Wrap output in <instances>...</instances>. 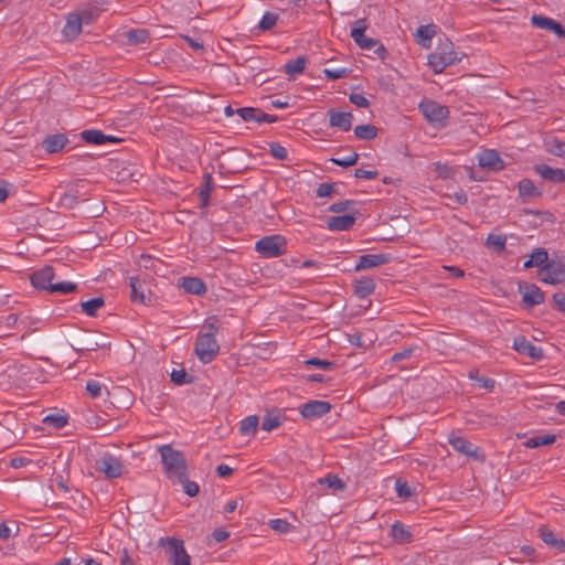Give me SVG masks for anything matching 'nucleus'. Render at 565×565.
I'll return each instance as SVG.
<instances>
[{
    "label": "nucleus",
    "mask_w": 565,
    "mask_h": 565,
    "mask_svg": "<svg viewBox=\"0 0 565 565\" xmlns=\"http://www.w3.org/2000/svg\"><path fill=\"white\" fill-rule=\"evenodd\" d=\"M217 332V320L215 317H212L205 320L198 333L194 343V352L199 361L203 364L211 363L218 354L220 344L216 340Z\"/></svg>",
    "instance_id": "1"
},
{
    "label": "nucleus",
    "mask_w": 565,
    "mask_h": 565,
    "mask_svg": "<svg viewBox=\"0 0 565 565\" xmlns=\"http://www.w3.org/2000/svg\"><path fill=\"white\" fill-rule=\"evenodd\" d=\"M465 54L457 52L451 41L446 39L441 41L428 55V65L431 67L434 73H441L447 66L459 63L463 58Z\"/></svg>",
    "instance_id": "2"
},
{
    "label": "nucleus",
    "mask_w": 565,
    "mask_h": 565,
    "mask_svg": "<svg viewBox=\"0 0 565 565\" xmlns=\"http://www.w3.org/2000/svg\"><path fill=\"white\" fill-rule=\"evenodd\" d=\"M161 462L164 468L167 477L174 481L175 479H183L184 473L188 472V466L183 454L174 449L171 445H162L158 449Z\"/></svg>",
    "instance_id": "3"
},
{
    "label": "nucleus",
    "mask_w": 565,
    "mask_h": 565,
    "mask_svg": "<svg viewBox=\"0 0 565 565\" xmlns=\"http://www.w3.org/2000/svg\"><path fill=\"white\" fill-rule=\"evenodd\" d=\"M54 270L51 266H45L31 275V282L36 289L47 290L52 294L66 295L75 290L76 285L71 281L53 282Z\"/></svg>",
    "instance_id": "4"
},
{
    "label": "nucleus",
    "mask_w": 565,
    "mask_h": 565,
    "mask_svg": "<svg viewBox=\"0 0 565 565\" xmlns=\"http://www.w3.org/2000/svg\"><path fill=\"white\" fill-rule=\"evenodd\" d=\"M366 21L364 19H359L352 24L350 35L360 49L373 51L379 58L385 60L387 55L386 49L377 40L366 36Z\"/></svg>",
    "instance_id": "5"
},
{
    "label": "nucleus",
    "mask_w": 565,
    "mask_h": 565,
    "mask_svg": "<svg viewBox=\"0 0 565 565\" xmlns=\"http://www.w3.org/2000/svg\"><path fill=\"white\" fill-rule=\"evenodd\" d=\"M158 545L166 550L171 565H190V555L186 553L182 540L160 537Z\"/></svg>",
    "instance_id": "6"
},
{
    "label": "nucleus",
    "mask_w": 565,
    "mask_h": 565,
    "mask_svg": "<svg viewBox=\"0 0 565 565\" xmlns=\"http://www.w3.org/2000/svg\"><path fill=\"white\" fill-rule=\"evenodd\" d=\"M287 242L281 235H269L260 238L255 244V249L264 257L274 258L286 252Z\"/></svg>",
    "instance_id": "7"
},
{
    "label": "nucleus",
    "mask_w": 565,
    "mask_h": 565,
    "mask_svg": "<svg viewBox=\"0 0 565 565\" xmlns=\"http://www.w3.org/2000/svg\"><path fill=\"white\" fill-rule=\"evenodd\" d=\"M425 119L435 126H445L449 116L448 107L435 100L425 99L418 105Z\"/></svg>",
    "instance_id": "8"
},
{
    "label": "nucleus",
    "mask_w": 565,
    "mask_h": 565,
    "mask_svg": "<svg viewBox=\"0 0 565 565\" xmlns=\"http://www.w3.org/2000/svg\"><path fill=\"white\" fill-rule=\"evenodd\" d=\"M95 468L108 479L119 478L124 472L121 460L108 452L96 459Z\"/></svg>",
    "instance_id": "9"
},
{
    "label": "nucleus",
    "mask_w": 565,
    "mask_h": 565,
    "mask_svg": "<svg viewBox=\"0 0 565 565\" xmlns=\"http://www.w3.org/2000/svg\"><path fill=\"white\" fill-rule=\"evenodd\" d=\"M130 299L135 303L150 306L152 294L146 280L139 277H129Z\"/></svg>",
    "instance_id": "10"
},
{
    "label": "nucleus",
    "mask_w": 565,
    "mask_h": 565,
    "mask_svg": "<svg viewBox=\"0 0 565 565\" xmlns=\"http://www.w3.org/2000/svg\"><path fill=\"white\" fill-rule=\"evenodd\" d=\"M541 281L548 285H557L565 280L564 263H546L540 269Z\"/></svg>",
    "instance_id": "11"
},
{
    "label": "nucleus",
    "mask_w": 565,
    "mask_h": 565,
    "mask_svg": "<svg viewBox=\"0 0 565 565\" xmlns=\"http://www.w3.org/2000/svg\"><path fill=\"white\" fill-rule=\"evenodd\" d=\"M478 163L481 168L490 171H500L504 168V162L498 151L486 149L478 154Z\"/></svg>",
    "instance_id": "12"
},
{
    "label": "nucleus",
    "mask_w": 565,
    "mask_h": 565,
    "mask_svg": "<svg viewBox=\"0 0 565 565\" xmlns=\"http://www.w3.org/2000/svg\"><path fill=\"white\" fill-rule=\"evenodd\" d=\"M236 114L246 122H275L277 119L276 116L253 107L238 108L236 109Z\"/></svg>",
    "instance_id": "13"
},
{
    "label": "nucleus",
    "mask_w": 565,
    "mask_h": 565,
    "mask_svg": "<svg viewBox=\"0 0 565 565\" xmlns=\"http://www.w3.org/2000/svg\"><path fill=\"white\" fill-rule=\"evenodd\" d=\"M329 125L342 131H349L352 127L353 115L350 111H340L334 108L328 110Z\"/></svg>",
    "instance_id": "14"
},
{
    "label": "nucleus",
    "mask_w": 565,
    "mask_h": 565,
    "mask_svg": "<svg viewBox=\"0 0 565 565\" xmlns=\"http://www.w3.org/2000/svg\"><path fill=\"white\" fill-rule=\"evenodd\" d=\"M448 443L456 451L465 456L477 457L478 455V447L456 433L449 434Z\"/></svg>",
    "instance_id": "15"
},
{
    "label": "nucleus",
    "mask_w": 565,
    "mask_h": 565,
    "mask_svg": "<svg viewBox=\"0 0 565 565\" xmlns=\"http://www.w3.org/2000/svg\"><path fill=\"white\" fill-rule=\"evenodd\" d=\"M331 409V405L324 401H310L300 407V414L305 418H317L326 415Z\"/></svg>",
    "instance_id": "16"
},
{
    "label": "nucleus",
    "mask_w": 565,
    "mask_h": 565,
    "mask_svg": "<svg viewBox=\"0 0 565 565\" xmlns=\"http://www.w3.org/2000/svg\"><path fill=\"white\" fill-rule=\"evenodd\" d=\"M513 349L519 353L525 354L534 360H541L543 358V350L526 340V338L523 335L514 338Z\"/></svg>",
    "instance_id": "17"
},
{
    "label": "nucleus",
    "mask_w": 565,
    "mask_h": 565,
    "mask_svg": "<svg viewBox=\"0 0 565 565\" xmlns=\"http://www.w3.org/2000/svg\"><path fill=\"white\" fill-rule=\"evenodd\" d=\"M390 260V256L386 254H364L359 257V262L355 265V270H364L373 267H377L386 264Z\"/></svg>",
    "instance_id": "18"
},
{
    "label": "nucleus",
    "mask_w": 565,
    "mask_h": 565,
    "mask_svg": "<svg viewBox=\"0 0 565 565\" xmlns=\"http://www.w3.org/2000/svg\"><path fill=\"white\" fill-rule=\"evenodd\" d=\"M531 23L537 29L551 31L558 36H563L565 34V30L558 22L544 15H532Z\"/></svg>",
    "instance_id": "19"
},
{
    "label": "nucleus",
    "mask_w": 565,
    "mask_h": 565,
    "mask_svg": "<svg viewBox=\"0 0 565 565\" xmlns=\"http://www.w3.org/2000/svg\"><path fill=\"white\" fill-rule=\"evenodd\" d=\"M536 173L544 180L553 183L565 182V170L558 168H552L547 164L535 166Z\"/></svg>",
    "instance_id": "20"
},
{
    "label": "nucleus",
    "mask_w": 565,
    "mask_h": 565,
    "mask_svg": "<svg viewBox=\"0 0 565 565\" xmlns=\"http://www.w3.org/2000/svg\"><path fill=\"white\" fill-rule=\"evenodd\" d=\"M356 220L355 214L331 216L327 220V227L330 231L341 232L350 230Z\"/></svg>",
    "instance_id": "21"
},
{
    "label": "nucleus",
    "mask_w": 565,
    "mask_h": 565,
    "mask_svg": "<svg viewBox=\"0 0 565 565\" xmlns=\"http://www.w3.org/2000/svg\"><path fill=\"white\" fill-rule=\"evenodd\" d=\"M523 302L529 307H534L544 301V295L541 289L535 285H526L520 287Z\"/></svg>",
    "instance_id": "22"
},
{
    "label": "nucleus",
    "mask_w": 565,
    "mask_h": 565,
    "mask_svg": "<svg viewBox=\"0 0 565 565\" xmlns=\"http://www.w3.org/2000/svg\"><path fill=\"white\" fill-rule=\"evenodd\" d=\"M82 18L76 13L68 14L62 33L68 41L74 40L82 32Z\"/></svg>",
    "instance_id": "23"
},
{
    "label": "nucleus",
    "mask_w": 565,
    "mask_h": 565,
    "mask_svg": "<svg viewBox=\"0 0 565 565\" xmlns=\"http://www.w3.org/2000/svg\"><path fill=\"white\" fill-rule=\"evenodd\" d=\"M83 140L90 145H105L107 142L114 141L115 138L113 136L105 135L100 130L96 129H87L81 132Z\"/></svg>",
    "instance_id": "24"
},
{
    "label": "nucleus",
    "mask_w": 565,
    "mask_h": 565,
    "mask_svg": "<svg viewBox=\"0 0 565 565\" xmlns=\"http://www.w3.org/2000/svg\"><path fill=\"white\" fill-rule=\"evenodd\" d=\"M181 287L191 295L201 296L206 292L205 284L196 277H184L181 281Z\"/></svg>",
    "instance_id": "25"
},
{
    "label": "nucleus",
    "mask_w": 565,
    "mask_h": 565,
    "mask_svg": "<svg viewBox=\"0 0 565 565\" xmlns=\"http://www.w3.org/2000/svg\"><path fill=\"white\" fill-rule=\"evenodd\" d=\"M67 143V138L65 135H62V134H57V135H52V136H49L47 138L44 139L43 141V148L49 152V153H55L60 150H62Z\"/></svg>",
    "instance_id": "26"
},
{
    "label": "nucleus",
    "mask_w": 565,
    "mask_h": 565,
    "mask_svg": "<svg viewBox=\"0 0 565 565\" xmlns=\"http://www.w3.org/2000/svg\"><path fill=\"white\" fill-rule=\"evenodd\" d=\"M545 150L556 157H565V142L557 137L551 136L544 139Z\"/></svg>",
    "instance_id": "27"
},
{
    "label": "nucleus",
    "mask_w": 565,
    "mask_h": 565,
    "mask_svg": "<svg viewBox=\"0 0 565 565\" xmlns=\"http://www.w3.org/2000/svg\"><path fill=\"white\" fill-rule=\"evenodd\" d=\"M375 289V282L372 278H361L354 284V292L359 298H366L373 294Z\"/></svg>",
    "instance_id": "28"
},
{
    "label": "nucleus",
    "mask_w": 565,
    "mask_h": 565,
    "mask_svg": "<svg viewBox=\"0 0 565 565\" xmlns=\"http://www.w3.org/2000/svg\"><path fill=\"white\" fill-rule=\"evenodd\" d=\"M435 33L436 29L434 24L420 25L416 31L418 42L426 49L430 46V42Z\"/></svg>",
    "instance_id": "29"
},
{
    "label": "nucleus",
    "mask_w": 565,
    "mask_h": 565,
    "mask_svg": "<svg viewBox=\"0 0 565 565\" xmlns=\"http://www.w3.org/2000/svg\"><path fill=\"white\" fill-rule=\"evenodd\" d=\"M391 535L399 544L408 542L412 537L409 530L399 522H395L392 525Z\"/></svg>",
    "instance_id": "30"
},
{
    "label": "nucleus",
    "mask_w": 565,
    "mask_h": 565,
    "mask_svg": "<svg viewBox=\"0 0 565 565\" xmlns=\"http://www.w3.org/2000/svg\"><path fill=\"white\" fill-rule=\"evenodd\" d=\"M519 194L523 198H537L541 195V191L535 186L532 180L522 179L519 182Z\"/></svg>",
    "instance_id": "31"
},
{
    "label": "nucleus",
    "mask_w": 565,
    "mask_h": 565,
    "mask_svg": "<svg viewBox=\"0 0 565 565\" xmlns=\"http://www.w3.org/2000/svg\"><path fill=\"white\" fill-rule=\"evenodd\" d=\"M556 437L553 434L537 435L531 438H527L524 443L526 448H537L541 446H547L555 441Z\"/></svg>",
    "instance_id": "32"
},
{
    "label": "nucleus",
    "mask_w": 565,
    "mask_h": 565,
    "mask_svg": "<svg viewBox=\"0 0 565 565\" xmlns=\"http://www.w3.org/2000/svg\"><path fill=\"white\" fill-rule=\"evenodd\" d=\"M354 135L361 140H373L377 136V129L370 124L359 125L354 128Z\"/></svg>",
    "instance_id": "33"
},
{
    "label": "nucleus",
    "mask_w": 565,
    "mask_h": 565,
    "mask_svg": "<svg viewBox=\"0 0 565 565\" xmlns=\"http://www.w3.org/2000/svg\"><path fill=\"white\" fill-rule=\"evenodd\" d=\"M105 305V301L100 297L92 298L89 300L83 301L81 303L82 311L89 316L94 317L98 309H100Z\"/></svg>",
    "instance_id": "34"
},
{
    "label": "nucleus",
    "mask_w": 565,
    "mask_h": 565,
    "mask_svg": "<svg viewBox=\"0 0 565 565\" xmlns=\"http://www.w3.org/2000/svg\"><path fill=\"white\" fill-rule=\"evenodd\" d=\"M306 66L305 57H297L296 60L289 61L285 64V72L290 77H296L301 74Z\"/></svg>",
    "instance_id": "35"
},
{
    "label": "nucleus",
    "mask_w": 565,
    "mask_h": 565,
    "mask_svg": "<svg viewBox=\"0 0 565 565\" xmlns=\"http://www.w3.org/2000/svg\"><path fill=\"white\" fill-rule=\"evenodd\" d=\"M320 484H327L334 491H342L345 489V483L337 475H327L324 478L318 480Z\"/></svg>",
    "instance_id": "36"
},
{
    "label": "nucleus",
    "mask_w": 565,
    "mask_h": 565,
    "mask_svg": "<svg viewBox=\"0 0 565 565\" xmlns=\"http://www.w3.org/2000/svg\"><path fill=\"white\" fill-rule=\"evenodd\" d=\"M173 483H181L182 487H183V491L184 493H186L189 497H195L199 491H200V488H199V484L194 481H191L188 479V472L184 473V477L183 479H175L174 481H172Z\"/></svg>",
    "instance_id": "37"
},
{
    "label": "nucleus",
    "mask_w": 565,
    "mask_h": 565,
    "mask_svg": "<svg viewBox=\"0 0 565 565\" xmlns=\"http://www.w3.org/2000/svg\"><path fill=\"white\" fill-rule=\"evenodd\" d=\"M258 426V417L255 415L248 416L241 422L239 430L243 435L254 434Z\"/></svg>",
    "instance_id": "38"
},
{
    "label": "nucleus",
    "mask_w": 565,
    "mask_h": 565,
    "mask_svg": "<svg viewBox=\"0 0 565 565\" xmlns=\"http://www.w3.org/2000/svg\"><path fill=\"white\" fill-rule=\"evenodd\" d=\"M278 21V14L267 11L263 14L258 28L263 31L270 30Z\"/></svg>",
    "instance_id": "39"
},
{
    "label": "nucleus",
    "mask_w": 565,
    "mask_h": 565,
    "mask_svg": "<svg viewBox=\"0 0 565 565\" xmlns=\"http://www.w3.org/2000/svg\"><path fill=\"white\" fill-rule=\"evenodd\" d=\"M268 525L273 531L279 534H286L291 530V524L284 519L269 520Z\"/></svg>",
    "instance_id": "40"
},
{
    "label": "nucleus",
    "mask_w": 565,
    "mask_h": 565,
    "mask_svg": "<svg viewBox=\"0 0 565 565\" xmlns=\"http://www.w3.org/2000/svg\"><path fill=\"white\" fill-rule=\"evenodd\" d=\"M149 38V34L143 29L130 30L127 32V39L131 44L145 43Z\"/></svg>",
    "instance_id": "41"
},
{
    "label": "nucleus",
    "mask_w": 565,
    "mask_h": 565,
    "mask_svg": "<svg viewBox=\"0 0 565 565\" xmlns=\"http://www.w3.org/2000/svg\"><path fill=\"white\" fill-rule=\"evenodd\" d=\"M78 203V191H70L60 198V204L67 209H73Z\"/></svg>",
    "instance_id": "42"
},
{
    "label": "nucleus",
    "mask_w": 565,
    "mask_h": 565,
    "mask_svg": "<svg viewBox=\"0 0 565 565\" xmlns=\"http://www.w3.org/2000/svg\"><path fill=\"white\" fill-rule=\"evenodd\" d=\"M530 258L531 263H533L535 266H544L548 259V255L544 248H536L533 250Z\"/></svg>",
    "instance_id": "43"
},
{
    "label": "nucleus",
    "mask_w": 565,
    "mask_h": 565,
    "mask_svg": "<svg viewBox=\"0 0 565 565\" xmlns=\"http://www.w3.org/2000/svg\"><path fill=\"white\" fill-rule=\"evenodd\" d=\"M487 244L489 246H493L495 247L498 250H502L504 249L505 247V244H507V237L505 235H502V234H490L488 237H487Z\"/></svg>",
    "instance_id": "44"
},
{
    "label": "nucleus",
    "mask_w": 565,
    "mask_h": 565,
    "mask_svg": "<svg viewBox=\"0 0 565 565\" xmlns=\"http://www.w3.org/2000/svg\"><path fill=\"white\" fill-rule=\"evenodd\" d=\"M270 154L278 160H285L288 157L287 149L278 142H271L269 145Z\"/></svg>",
    "instance_id": "45"
},
{
    "label": "nucleus",
    "mask_w": 565,
    "mask_h": 565,
    "mask_svg": "<svg viewBox=\"0 0 565 565\" xmlns=\"http://www.w3.org/2000/svg\"><path fill=\"white\" fill-rule=\"evenodd\" d=\"M104 385H102L98 381L89 380L86 383V391L89 394L90 397L97 398L100 397L103 394Z\"/></svg>",
    "instance_id": "46"
},
{
    "label": "nucleus",
    "mask_w": 565,
    "mask_h": 565,
    "mask_svg": "<svg viewBox=\"0 0 565 565\" xmlns=\"http://www.w3.org/2000/svg\"><path fill=\"white\" fill-rule=\"evenodd\" d=\"M43 422L47 425H52L55 428H63L67 424V419L62 415H47Z\"/></svg>",
    "instance_id": "47"
},
{
    "label": "nucleus",
    "mask_w": 565,
    "mask_h": 565,
    "mask_svg": "<svg viewBox=\"0 0 565 565\" xmlns=\"http://www.w3.org/2000/svg\"><path fill=\"white\" fill-rule=\"evenodd\" d=\"M359 154L355 152H352L345 157L342 158H332L331 161L338 166L341 167H350L358 162Z\"/></svg>",
    "instance_id": "48"
},
{
    "label": "nucleus",
    "mask_w": 565,
    "mask_h": 565,
    "mask_svg": "<svg viewBox=\"0 0 565 565\" xmlns=\"http://www.w3.org/2000/svg\"><path fill=\"white\" fill-rule=\"evenodd\" d=\"M280 425V419L274 415H266L262 422V429L271 431Z\"/></svg>",
    "instance_id": "49"
},
{
    "label": "nucleus",
    "mask_w": 565,
    "mask_h": 565,
    "mask_svg": "<svg viewBox=\"0 0 565 565\" xmlns=\"http://www.w3.org/2000/svg\"><path fill=\"white\" fill-rule=\"evenodd\" d=\"M395 491L397 495L403 499H407L412 495L411 487L401 479L395 481Z\"/></svg>",
    "instance_id": "50"
},
{
    "label": "nucleus",
    "mask_w": 565,
    "mask_h": 565,
    "mask_svg": "<svg viewBox=\"0 0 565 565\" xmlns=\"http://www.w3.org/2000/svg\"><path fill=\"white\" fill-rule=\"evenodd\" d=\"M354 205V202L351 200H343L335 202L330 205L329 211L334 213H341L351 210V207Z\"/></svg>",
    "instance_id": "51"
},
{
    "label": "nucleus",
    "mask_w": 565,
    "mask_h": 565,
    "mask_svg": "<svg viewBox=\"0 0 565 565\" xmlns=\"http://www.w3.org/2000/svg\"><path fill=\"white\" fill-rule=\"evenodd\" d=\"M417 350V347H408L403 349L402 351H398L394 353L391 358L392 362H401L403 360H406L413 355V353Z\"/></svg>",
    "instance_id": "52"
},
{
    "label": "nucleus",
    "mask_w": 565,
    "mask_h": 565,
    "mask_svg": "<svg viewBox=\"0 0 565 565\" xmlns=\"http://www.w3.org/2000/svg\"><path fill=\"white\" fill-rule=\"evenodd\" d=\"M541 539L548 545H564V542L562 540H558L552 531H548L546 529L541 530Z\"/></svg>",
    "instance_id": "53"
},
{
    "label": "nucleus",
    "mask_w": 565,
    "mask_h": 565,
    "mask_svg": "<svg viewBox=\"0 0 565 565\" xmlns=\"http://www.w3.org/2000/svg\"><path fill=\"white\" fill-rule=\"evenodd\" d=\"M171 381L178 385L190 383L189 375L184 370H173L171 373Z\"/></svg>",
    "instance_id": "54"
},
{
    "label": "nucleus",
    "mask_w": 565,
    "mask_h": 565,
    "mask_svg": "<svg viewBox=\"0 0 565 565\" xmlns=\"http://www.w3.org/2000/svg\"><path fill=\"white\" fill-rule=\"evenodd\" d=\"M323 73L327 78L329 79H339L344 77L348 74V70L340 67V68H324Z\"/></svg>",
    "instance_id": "55"
},
{
    "label": "nucleus",
    "mask_w": 565,
    "mask_h": 565,
    "mask_svg": "<svg viewBox=\"0 0 565 565\" xmlns=\"http://www.w3.org/2000/svg\"><path fill=\"white\" fill-rule=\"evenodd\" d=\"M349 100L358 107L367 108L370 105L369 99L362 94H351Z\"/></svg>",
    "instance_id": "56"
},
{
    "label": "nucleus",
    "mask_w": 565,
    "mask_h": 565,
    "mask_svg": "<svg viewBox=\"0 0 565 565\" xmlns=\"http://www.w3.org/2000/svg\"><path fill=\"white\" fill-rule=\"evenodd\" d=\"M305 363L307 365L316 366V367L323 369V370L330 369L333 365V363L330 361L321 360V359H317V358L309 359Z\"/></svg>",
    "instance_id": "57"
},
{
    "label": "nucleus",
    "mask_w": 565,
    "mask_h": 565,
    "mask_svg": "<svg viewBox=\"0 0 565 565\" xmlns=\"http://www.w3.org/2000/svg\"><path fill=\"white\" fill-rule=\"evenodd\" d=\"M447 196L451 200H454L456 203L460 204V205H463L467 203L468 201V195L467 193L459 189L458 191H455L454 193L451 194H447Z\"/></svg>",
    "instance_id": "58"
},
{
    "label": "nucleus",
    "mask_w": 565,
    "mask_h": 565,
    "mask_svg": "<svg viewBox=\"0 0 565 565\" xmlns=\"http://www.w3.org/2000/svg\"><path fill=\"white\" fill-rule=\"evenodd\" d=\"M354 175L359 179H375L379 175V172L376 170H364V169H356L354 172Z\"/></svg>",
    "instance_id": "59"
},
{
    "label": "nucleus",
    "mask_w": 565,
    "mask_h": 565,
    "mask_svg": "<svg viewBox=\"0 0 565 565\" xmlns=\"http://www.w3.org/2000/svg\"><path fill=\"white\" fill-rule=\"evenodd\" d=\"M334 190V184L332 183H321L317 189V195L319 198H326L331 195Z\"/></svg>",
    "instance_id": "60"
},
{
    "label": "nucleus",
    "mask_w": 565,
    "mask_h": 565,
    "mask_svg": "<svg viewBox=\"0 0 565 565\" xmlns=\"http://www.w3.org/2000/svg\"><path fill=\"white\" fill-rule=\"evenodd\" d=\"M477 384L480 387L487 390L488 392H492L495 386V381L491 377L481 376L480 379H478Z\"/></svg>",
    "instance_id": "61"
},
{
    "label": "nucleus",
    "mask_w": 565,
    "mask_h": 565,
    "mask_svg": "<svg viewBox=\"0 0 565 565\" xmlns=\"http://www.w3.org/2000/svg\"><path fill=\"white\" fill-rule=\"evenodd\" d=\"M553 299L557 306V309L565 313V295L562 292H557L553 296Z\"/></svg>",
    "instance_id": "62"
},
{
    "label": "nucleus",
    "mask_w": 565,
    "mask_h": 565,
    "mask_svg": "<svg viewBox=\"0 0 565 565\" xmlns=\"http://www.w3.org/2000/svg\"><path fill=\"white\" fill-rule=\"evenodd\" d=\"M230 533L224 529H216L213 531L212 536L216 542H223L228 537Z\"/></svg>",
    "instance_id": "63"
},
{
    "label": "nucleus",
    "mask_w": 565,
    "mask_h": 565,
    "mask_svg": "<svg viewBox=\"0 0 565 565\" xmlns=\"http://www.w3.org/2000/svg\"><path fill=\"white\" fill-rule=\"evenodd\" d=\"M435 170L438 172L440 177L447 178L450 172V168L447 164H443L440 162L435 163Z\"/></svg>",
    "instance_id": "64"
}]
</instances>
